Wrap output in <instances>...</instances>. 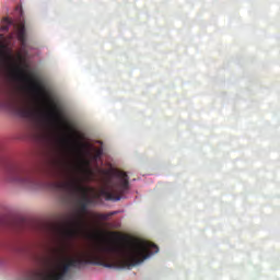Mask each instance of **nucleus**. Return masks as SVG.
<instances>
[{
    "label": "nucleus",
    "instance_id": "39448f33",
    "mask_svg": "<svg viewBox=\"0 0 280 280\" xmlns=\"http://www.w3.org/2000/svg\"><path fill=\"white\" fill-rule=\"evenodd\" d=\"M18 40H20L22 47H25V44L27 43V35L25 34V26H22L19 28Z\"/></svg>",
    "mask_w": 280,
    "mask_h": 280
},
{
    "label": "nucleus",
    "instance_id": "1a4fd4ad",
    "mask_svg": "<svg viewBox=\"0 0 280 280\" xmlns=\"http://www.w3.org/2000/svg\"><path fill=\"white\" fill-rule=\"evenodd\" d=\"M103 151L102 149H96V159H100V156H102Z\"/></svg>",
    "mask_w": 280,
    "mask_h": 280
},
{
    "label": "nucleus",
    "instance_id": "7ed1b4c3",
    "mask_svg": "<svg viewBox=\"0 0 280 280\" xmlns=\"http://www.w3.org/2000/svg\"><path fill=\"white\" fill-rule=\"evenodd\" d=\"M5 180L20 185L24 189H43L45 183L32 170V167L22 163H10L7 167Z\"/></svg>",
    "mask_w": 280,
    "mask_h": 280
},
{
    "label": "nucleus",
    "instance_id": "9d476101",
    "mask_svg": "<svg viewBox=\"0 0 280 280\" xmlns=\"http://www.w3.org/2000/svg\"><path fill=\"white\" fill-rule=\"evenodd\" d=\"M19 60H23V56L19 55Z\"/></svg>",
    "mask_w": 280,
    "mask_h": 280
},
{
    "label": "nucleus",
    "instance_id": "6e6552de",
    "mask_svg": "<svg viewBox=\"0 0 280 280\" xmlns=\"http://www.w3.org/2000/svg\"><path fill=\"white\" fill-rule=\"evenodd\" d=\"M112 237L117 242H124V236H121L118 232H110Z\"/></svg>",
    "mask_w": 280,
    "mask_h": 280
},
{
    "label": "nucleus",
    "instance_id": "0eeeda50",
    "mask_svg": "<svg viewBox=\"0 0 280 280\" xmlns=\"http://www.w3.org/2000/svg\"><path fill=\"white\" fill-rule=\"evenodd\" d=\"M115 213H117V212L98 213V214H96V218H97L98 220H107V219L110 218V215H115Z\"/></svg>",
    "mask_w": 280,
    "mask_h": 280
},
{
    "label": "nucleus",
    "instance_id": "f03ea898",
    "mask_svg": "<svg viewBox=\"0 0 280 280\" xmlns=\"http://www.w3.org/2000/svg\"><path fill=\"white\" fill-rule=\"evenodd\" d=\"M3 65H7L9 67V71L12 73V75H15L16 78H22V80H26L27 82H31L32 84V91H34L42 102H46L49 106V114L48 117L51 119L55 124H58L59 126H67V122H65V118H62V114L60 113V109H58V105L54 103V101L50 100L49 96H47V93H45V90H43V86L38 82L32 78V75L27 74L23 68L14 61V57L10 54L1 52L0 54V67H3Z\"/></svg>",
    "mask_w": 280,
    "mask_h": 280
},
{
    "label": "nucleus",
    "instance_id": "423d86ee",
    "mask_svg": "<svg viewBox=\"0 0 280 280\" xmlns=\"http://www.w3.org/2000/svg\"><path fill=\"white\" fill-rule=\"evenodd\" d=\"M9 104H10V100L3 96V94H0V108H5Z\"/></svg>",
    "mask_w": 280,
    "mask_h": 280
},
{
    "label": "nucleus",
    "instance_id": "f257e3e1",
    "mask_svg": "<svg viewBox=\"0 0 280 280\" xmlns=\"http://www.w3.org/2000/svg\"><path fill=\"white\" fill-rule=\"evenodd\" d=\"M66 176H68V180L58 184V187L65 189L70 196H74L75 198L80 196V199L77 200L78 212L74 217L70 218L65 224H55L51 226L56 237H59V240H62L63 242L75 240L80 233H83V231L86 230L84 214L89 211V205H95V200L102 197L105 198V200L117 202L121 200V196L130 189L128 174L124 171H118L116 173L118 180H108L106 186L92 197L89 196V194L95 190L84 185V180L91 179L90 175L80 177L70 175L69 172L66 171Z\"/></svg>",
    "mask_w": 280,
    "mask_h": 280
},
{
    "label": "nucleus",
    "instance_id": "9b49d317",
    "mask_svg": "<svg viewBox=\"0 0 280 280\" xmlns=\"http://www.w3.org/2000/svg\"><path fill=\"white\" fill-rule=\"evenodd\" d=\"M88 174H91V171H88Z\"/></svg>",
    "mask_w": 280,
    "mask_h": 280
},
{
    "label": "nucleus",
    "instance_id": "f8f14e48",
    "mask_svg": "<svg viewBox=\"0 0 280 280\" xmlns=\"http://www.w3.org/2000/svg\"><path fill=\"white\" fill-rule=\"evenodd\" d=\"M65 142H67V139H63Z\"/></svg>",
    "mask_w": 280,
    "mask_h": 280
},
{
    "label": "nucleus",
    "instance_id": "20e7f679",
    "mask_svg": "<svg viewBox=\"0 0 280 280\" xmlns=\"http://www.w3.org/2000/svg\"><path fill=\"white\" fill-rule=\"evenodd\" d=\"M15 113L19 117H23L24 119H32L34 117V109L30 107H15Z\"/></svg>",
    "mask_w": 280,
    "mask_h": 280
}]
</instances>
